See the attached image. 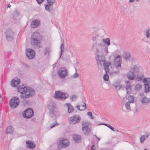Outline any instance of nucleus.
I'll return each instance as SVG.
<instances>
[{
    "label": "nucleus",
    "instance_id": "f257e3e1",
    "mask_svg": "<svg viewBox=\"0 0 150 150\" xmlns=\"http://www.w3.org/2000/svg\"><path fill=\"white\" fill-rule=\"evenodd\" d=\"M18 91L21 93V97L23 99L30 98L35 94V91L33 89L31 88H28L24 85L19 86Z\"/></svg>",
    "mask_w": 150,
    "mask_h": 150
},
{
    "label": "nucleus",
    "instance_id": "f03ea898",
    "mask_svg": "<svg viewBox=\"0 0 150 150\" xmlns=\"http://www.w3.org/2000/svg\"><path fill=\"white\" fill-rule=\"evenodd\" d=\"M96 58L97 64L100 66H102L103 64L106 73H108L109 71V66L111 64V63L105 61L104 57L103 56H100L98 54Z\"/></svg>",
    "mask_w": 150,
    "mask_h": 150
},
{
    "label": "nucleus",
    "instance_id": "7ed1b4c3",
    "mask_svg": "<svg viewBox=\"0 0 150 150\" xmlns=\"http://www.w3.org/2000/svg\"><path fill=\"white\" fill-rule=\"evenodd\" d=\"M42 39V35L40 33L37 32H34L31 38V44L34 46H40Z\"/></svg>",
    "mask_w": 150,
    "mask_h": 150
},
{
    "label": "nucleus",
    "instance_id": "20e7f679",
    "mask_svg": "<svg viewBox=\"0 0 150 150\" xmlns=\"http://www.w3.org/2000/svg\"><path fill=\"white\" fill-rule=\"evenodd\" d=\"M48 107L51 113V116L53 117L57 115V112L56 109L55 103L52 102H51Z\"/></svg>",
    "mask_w": 150,
    "mask_h": 150
},
{
    "label": "nucleus",
    "instance_id": "39448f33",
    "mask_svg": "<svg viewBox=\"0 0 150 150\" xmlns=\"http://www.w3.org/2000/svg\"><path fill=\"white\" fill-rule=\"evenodd\" d=\"M69 96L68 94L64 92L60 91H56L55 93L54 97L60 99H65Z\"/></svg>",
    "mask_w": 150,
    "mask_h": 150
},
{
    "label": "nucleus",
    "instance_id": "423d86ee",
    "mask_svg": "<svg viewBox=\"0 0 150 150\" xmlns=\"http://www.w3.org/2000/svg\"><path fill=\"white\" fill-rule=\"evenodd\" d=\"M19 103V99L17 97H13L10 100L9 104L11 107L14 108L18 106Z\"/></svg>",
    "mask_w": 150,
    "mask_h": 150
},
{
    "label": "nucleus",
    "instance_id": "0eeeda50",
    "mask_svg": "<svg viewBox=\"0 0 150 150\" xmlns=\"http://www.w3.org/2000/svg\"><path fill=\"white\" fill-rule=\"evenodd\" d=\"M58 74L61 78H64L68 75L67 70L65 68H61L58 70Z\"/></svg>",
    "mask_w": 150,
    "mask_h": 150
},
{
    "label": "nucleus",
    "instance_id": "6e6552de",
    "mask_svg": "<svg viewBox=\"0 0 150 150\" xmlns=\"http://www.w3.org/2000/svg\"><path fill=\"white\" fill-rule=\"evenodd\" d=\"M25 53L27 57L30 59L33 58L35 55V52L31 48L27 49L25 52Z\"/></svg>",
    "mask_w": 150,
    "mask_h": 150
},
{
    "label": "nucleus",
    "instance_id": "1a4fd4ad",
    "mask_svg": "<svg viewBox=\"0 0 150 150\" xmlns=\"http://www.w3.org/2000/svg\"><path fill=\"white\" fill-rule=\"evenodd\" d=\"M33 115V110L31 108H28L24 111L23 116L25 118H29L31 117Z\"/></svg>",
    "mask_w": 150,
    "mask_h": 150
},
{
    "label": "nucleus",
    "instance_id": "9d476101",
    "mask_svg": "<svg viewBox=\"0 0 150 150\" xmlns=\"http://www.w3.org/2000/svg\"><path fill=\"white\" fill-rule=\"evenodd\" d=\"M81 120L79 116L75 115L71 117L69 119V122L72 124H75L79 122Z\"/></svg>",
    "mask_w": 150,
    "mask_h": 150
},
{
    "label": "nucleus",
    "instance_id": "9b49d317",
    "mask_svg": "<svg viewBox=\"0 0 150 150\" xmlns=\"http://www.w3.org/2000/svg\"><path fill=\"white\" fill-rule=\"evenodd\" d=\"M5 34L8 40H10L13 39L14 33L11 29H7L5 32Z\"/></svg>",
    "mask_w": 150,
    "mask_h": 150
},
{
    "label": "nucleus",
    "instance_id": "f8f14e48",
    "mask_svg": "<svg viewBox=\"0 0 150 150\" xmlns=\"http://www.w3.org/2000/svg\"><path fill=\"white\" fill-rule=\"evenodd\" d=\"M120 59V56L117 55L114 59V65L116 68L120 67L121 66V62Z\"/></svg>",
    "mask_w": 150,
    "mask_h": 150
},
{
    "label": "nucleus",
    "instance_id": "ddd939ff",
    "mask_svg": "<svg viewBox=\"0 0 150 150\" xmlns=\"http://www.w3.org/2000/svg\"><path fill=\"white\" fill-rule=\"evenodd\" d=\"M20 82V79L17 78L16 77L11 81V85L12 86L16 87L19 84Z\"/></svg>",
    "mask_w": 150,
    "mask_h": 150
},
{
    "label": "nucleus",
    "instance_id": "4468645a",
    "mask_svg": "<svg viewBox=\"0 0 150 150\" xmlns=\"http://www.w3.org/2000/svg\"><path fill=\"white\" fill-rule=\"evenodd\" d=\"M40 21L38 19H36L33 20L30 24V26L32 28H36L40 26Z\"/></svg>",
    "mask_w": 150,
    "mask_h": 150
},
{
    "label": "nucleus",
    "instance_id": "2eb2a0df",
    "mask_svg": "<svg viewBox=\"0 0 150 150\" xmlns=\"http://www.w3.org/2000/svg\"><path fill=\"white\" fill-rule=\"evenodd\" d=\"M150 101V99L145 96L142 98L140 100V102L142 104L144 105H147Z\"/></svg>",
    "mask_w": 150,
    "mask_h": 150
},
{
    "label": "nucleus",
    "instance_id": "dca6fc26",
    "mask_svg": "<svg viewBox=\"0 0 150 150\" xmlns=\"http://www.w3.org/2000/svg\"><path fill=\"white\" fill-rule=\"evenodd\" d=\"M126 84V89L127 94L130 93L132 91V86L131 85L129 81H127L125 82Z\"/></svg>",
    "mask_w": 150,
    "mask_h": 150
},
{
    "label": "nucleus",
    "instance_id": "f3484780",
    "mask_svg": "<svg viewBox=\"0 0 150 150\" xmlns=\"http://www.w3.org/2000/svg\"><path fill=\"white\" fill-rule=\"evenodd\" d=\"M59 143L62 148H65L68 145L69 142L67 139H63L61 140L59 142Z\"/></svg>",
    "mask_w": 150,
    "mask_h": 150
},
{
    "label": "nucleus",
    "instance_id": "a211bd4d",
    "mask_svg": "<svg viewBox=\"0 0 150 150\" xmlns=\"http://www.w3.org/2000/svg\"><path fill=\"white\" fill-rule=\"evenodd\" d=\"M120 81H116L113 84V86L117 90H119L124 87L122 85H120Z\"/></svg>",
    "mask_w": 150,
    "mask_h": 150
},
{
    "label": "nucleus",
    "instance_id": "6ab92c4d",
    "mask_svg": "<svg viewBox=\"0 0 150 150\" xmlns=\"http://www.w3.org/2000/svg\"><path fill=\"white\" fill-rule=\"evenodd\" d=\"M127 76L128 79L133 80L135 79L136 75L132 71H130L127 74Z\"/></svg>",
    "mask_w": 150,
    "mask_h": 150
},
{
    "label": "nucleus",
    "instance_id": "aec40b11",
    "mask_svg": "<svg viewBox=\"0 0 150 150\" xmlns=\"http://www.w3.org/2000/svg\"><path fill=\"white\" fill-rule=\"evenodd\" d=\"M26 144L27 147L29 148H34L35 146V143H33L32 141L29 140L27 141Z\"/></svg>",
    "mask_w": 150,
    "mask_h": 150
},
{
    "label": "nucleus",
    "instance_id": "412c9836",
    "mask_svg": "<svg viewBox=\"0 0 150 150\" xmlns=\"http://www.w3.org/2000/svg\"><path fill=\"white\" fill-rule=\"evenodd\" d=\"M64 106L67 107L68 112L69 113H70L74 111V108L69 103L65 104Z\"/></svg>",
    "mask_w": 150,
    "mask_h": 150
},
{
    "label": "nucleus",
    "instance_id": "4be33fe9",
    "mask_svg": "<svg viewBox=\"0 0 150 150\" xmlns=\"http://www.w3.org/2000/svg\"><path fill=\"white\" fill-rule=\"evenodd\" d=\"M149 134L142 135L140 138V141L141 143H143L144 141L149 137Z\"/></svg>",
    "mask_w": 150,
    "mask_h": 150
},
{
    "label": "nucleus",
    "instance_id": "5701e85b",
    "mask_svg": "<svg viewBox=\"0 0 150 150\" xmlns=\"http://www.w3.org/2000/svg\"><path fill=\"white\" fill-rule=\"evenodd\" d=\"M92 50L95 51L96 53H98L99 52V50L98 49V47L97 46V44L94 43L93 45Z\"/></svg>",
    "mask_w": 150,
    "mask_h": 150
},
{
    "label": "nucleus",
    "instance_id": "b1692460",
    "mask_svg": "<svg viewBox=\"0 0 150 150\" xmlns=\"http://www.w3.org/2000/svg\"><path fill=\"white\" fill-rule=\"evenodd\" d=\"M82 129L83 132L85 135H87L90 133L91 129L88 127H82Z\"/></svg>",
    "mask_w": 150,
    "mask_h": 150
},
{
    "label": "nucleus",
    "instance_id": "393cba45",
    "mask_svg": "<svg viewBox=\"0 0 150 150\" xmlns=\"http://www.w3.org/2000/svg\"><path fill=\"white\" fill-rule=\"evenodd\" d=\"M73 138L76 142H80L81 141V137L79 135H73Z\"/></svg>",
    "mask_w": 150,
    "mask_h": 150
},
{
    "label": "nucleus",
    "instance_id": "a878e982",
    "mask_svg": "<svg viewBox=\"0 0 150 150\" xmlns=\"http://www.w3.org/2000/svg\"><path fill=\"white\" fill-rule=\"evenodd\" d=\"M79 110L82 111L85 110L86 108V104L83 103V105H78L76 107Z\"/></svg>",
    "mask_w": 150,
    "mask_h": 150
},
{
    "label": "nucleus",
    "instance_id": "bb28decb",
    "mask_svg": "<svg viewBox=\"0 0 150 150\" xmlns=\"http://www.w3.org/2000/svg\"><path fill=\"white\" fill-rule=\"evenodd\" d=\"M103 41L107 46H109L110 45V39L109 38L103 39Z\"/></svg>",
    "mask_w": 150,
    "mask_h": 150
},
{
    "label": "nucleus",
    "instance_id": "cd10ccee",
    "mask_svg": "<svg viewBox=\"0 0 150 150\" xmlns=\"http://www.w3.org/2000/svg\"><path fill=\"white\" fill-rule=\"evenodd\" d=\"M132 71L133 72L135 73L139 72L140 70V68L137 66H134L132 69Z\"/></svg>",
    "mask_w": 150,
    "mask_h": 150
},
{
    "label": "nucleus",
    "instance_id": "c85d7f7f",
    "mask_svg": "<svg viewBox=\"0 0 150 150\" xmlns=\"http://www.w3.org/2000/svg\"><path fill=\"white\" fill-rule=\"evenodd\" d=\"M123 56L124 58L126 59H129L130 57V54L129 52H125L124 53Z\"/></svg>",
    "mask_w": 150,
    "mask_h": 150
},
{
    "label": "nucleus",
    "instance_id": "c756f323",
    "mask_svg": "<svg viewBox=\"0 0 150 150\" xmlns=\"http://www.w3.org/2000/svg\"><path fill=\"white\" fill-rule=\"evenodd\" d=\"M14 129L11 126H8L6 129V132L7 133H12Z\"/></svg>",
    "mask_w": 150,
    "mask_h": 150
},
{
    "label": "nucleus",
    "instance_id": "7c9ffc66",
    "mask_svg": "<svg viewBox=\"0 0 150 150\" xmlns=\"http://www.w3.org/2000/svg\"><path fill=\"white\" fill-rule=\"evenodd\" d=\"M144 87V91L145 92L147 93L150 91V85L149 84H145Z\"/></svg>",
    "mask_w": 150,
    "mask_h": 150
},
{
    "label": "nucleus",
    "instance_id": "2f4dec72",
    "mask_svg": "<svg viewBox=\"0 0 150 150\" xmlns=\"http://www.w3.org/2000/svg\"><path fill=\"white\" fill-rule=\"evenodd\" d=\"M60 56L59 58L61 57V56L62 55L63 52L64 51V44L63 43H62L60 46Z\"/></svg>",
    "mask_w": 150,
    "mask_h": 150
},
{
    "label": "nucleus",
    "instance_id": "473e14b6",
    "mask_svg": "<svg viewBox=\"0 0 150 150\" xmlns=\"http://www.w3.org/2000/svg\"><path fill=\"white\" fill-rule=\"evenodd\" d=\"M142 85L140 83H138L135 87V89L136 91H139L141 89Z\"/></svg>",
    "mask_w": 150,
    "mask_h": 150
},
{
    "label": "nucleus",
    "instance_id": "72a5a7b5",
    "mask_svg": "<svg viewBox=\"0 0 150 150\" xmlns=\"http://www.w3.org/2000/svg\"><path fill=\"white\" fill-rule=\"evenodd\" d=\"M90 123L88 122L83 121L82 122V128L88 127Z\"/></svg>",
    "mask_w": 150,
    "mask_h": 150
},
{
    "label": "nucleus",
    "instance_id": "f704fd0d",
    "mask_svg": "<svg viewBox=\"0 0 150 150\" xmlns=\"http://www.w3.org/2000/svg\"><path fill=\"white\" fill-rule=\"evenodd\" d=\"M144 77V75L143 74L141 75L140 76L137 75L135 79V80L137 81H142Z\"/></svg>",
    "mask_w": 150,
    "mask_h": 150
},
{
    "label": "nucleus",
    "instance_id": "c9c22d12",
    "mask_svg": "<svg viewBox=\"0 0 150 150\" xmlns=\"http://www.w3.org/2000/svg\"><path fill=\"white\" fill-rule=\"evenodd\" d=\"M77 97L76 95H73L70 96V98L71 101H75L76 100Z\"/></svg>",
    "mask_w": 150,
    "mask_h": 150
},
{
    "label": "nucleus",
    "instance_id": "e433bc0d",
    "mask_svg": "<svg viewBox=\"0 0 150 150\" xmlns=\"http://www.w3.org/2000/svg\"><path fill=\"white\" fill-rule=\"evenodd\" d=\"M143 82L144 83H150V78H144L143 80Z\"/></svg>",
    "mask_w": 150,
    "mask_h": 150
},
{
    "label": "nucleus",
    "instance_id": "4c0bfd02",
    "mask_svg": "<svg viewBox=\"0 0 150 150\" xmlns=\"http://www.w3.org/2000/svg\"><path fill=\"white\" fill-rule=\"evenodd\" d=\"M128 100H129V102L132 103L134 100V98L133 96H130L128 98Z\"/></svg>",
    "mask_w": 150,
    "mask_h": 150
},
{
    "label": "nucleus",
    "instance_id": "58836bf2",
    "mask_svg": "<svg viewBox=\"0 0 150 150\" xmlns=\"http://www.w3.org/2000/svg\"><path fill=\"white\" fill-rule=\"evenodd\" d=\"M102 125L106 126L107 127H108L109 128H110V129H111L112 131H115V130L114 129V128L112 127V126H111L107 124H106V123H103V124H102Z\"/></svg>",
    "mask_w": 150,
    "mask_h": 150
},
{
    "label": "nucleus",
    "instance_id": "ea45409f",
    "mask_svg": "<svg viewBox=\"0 0 150 150\" xmlns=\"http://www.w3.org/2000/svg\"><path fill=\"white\" fill-rule=\"evenodd\" d=\"M150 29L149 28L148 30H146L145 32V35L146 36V37L147 38H149L150 36Z\"/></svg>",
    "mask_w": 150,
    "mask_h": 150
},
{
    "label": "nucleus",
    "instance_id": "a19ab883",
    "mask_svg": "<svg viewBox=\"0 0 150 150\" xmlns=\"http://www.w3.org/2000/svg\"><path fill=\"white\" fill-rule=\"evenodd\" d=\"M130 103L129 102H127L125 104V107L126 109L127 110H130Z\"/></svg>",
    "mask_w": 150,
    "mask_h": 150
},
{
    "label": "nucleus",
    "instance_id": "79ce46f5",
    "mask_svg": "<svg viewBox=\"0 0 150 150\" xmlns=\"http://www.w3.org/2000/svg\"><path fill=\"white\" fill-rule=\"evenodd\" d=\"M47 1L48 5L51 6L54 3L55 0H47Z\"/></svg>",
    "mask_w": 150,
    "mask_h": 150
},
{
    "label": "nucleus",
    "instance_id": "37998d69",
    "mask_svg": "<svg viewBox=\"0 0 150 150\" xmlns=\"http://www.w3.org/2000/svg\"><path fill=\"white\" fill-rule=\"evenodd\" d=\"M19 13L17 11H15L13 13V17L15 18V17L18 16L19 15Z\"/></svg>",
    "mask_w": 150,
    "mask_h": 150
},
{
    "label": "nucleus",
    "instance_id": "c03bdc74",
    "mask_svg": "<svg viewBox=\"0 0 150 150\" xmlns=\"http://www.w3.org/2000/svg\"><path fill=\"white\" fill-rule=\"evenodd\" d=\"M109 78V76L107 73L105 74L103 76V79L105 81H108Z\"/></svg>",
    "mask_w": 150,
    "mask_h": 150
},
{
    "label": "nucleus",
    "instance_id": "a18cd8bd",
    "mask_svg": "<svg viewBox=\"0 0 150 150\" xmlns=\"http://www.w3.org/2000/svg\"><path fill=\"white\" fill-rule=\"evenodd\" d=\"M87 114L90 117V118L92 119H93L94 118V117L92 115V113L91 112H88L87 113Z\"/></svg>",
    "mask_w": 150,
    "mask_h": 150
},
{
    "label": "nucleus",
    "instance_id": "49530a36",
    "mask_svg": "<svg viewBox=\"0 0 150 150\" xmlns=\"http://www.w3.org/2000/svg\"><path fill=\"white\" fill-rule=\"evenodd\" d=\"M97 45L98 48H100L103 46V43L102 42L98 43Z\"/></svg>",
    "mask_w": 150,
    "mask_h": 150
},
{
    "label": "nucleus",
    "instance_id": "de8ad7c7",
    "mask_svg": "<svg viewBox=\"0 0 150 150\" xmlns=\"http://www.w3.org/2000/svg\"><path fill=\"white\" fill-rule=\"evenodd\" d=\"M45 8L46 10L48 11H50V8H49V6H48V5L46 4L45 5Z\"/></svg>",
    "mask_w": 150,
    "mask_h": 150
},
{
    "label": "nucleus",
    "instance_id": "09e8293b",
    "mask_svg": "<svg viewBox=\"0 0 150 150\" xmlns=\"http://www.w3.org/2000/svg\"><path fill=\"white\" fill-rule=\"evenodd\" d=\"M104 51L105 52L106 54H107L108 53V47L107 46H106L104 48Z\"/></svg>",
    "mask_w": 150,
    "mask_h": 150
},
{
    "label": "nucleus",
    "instance_id": "8fccbe9b",
    "mask_svg": "<svg viewBox=\"0 0 150 150\" xmlns=\"http://www.w3.org/2000/svg\"><path fill=\"white\" fill-rule=\"evenodd\" d=\"M73 77L74 78H76L78 77V74L76 72L73 75Z\"/></svg>",
    "mask_w": 150,
    "mask_h": 150
},
{
    "label": "nucleus",
    "instance_id": "3c124183",
    "mask_svg": "<svg viewBox=\"0 0 150 150\" xmlns=\"http://www.w3.org/2000/svg\"><path fill=\"white\" fill-rule=\"evenodd\" d=\"M36 1L38 3L40 4L43 2L44 0H36Z\"/></svg>",
    "mask_w": 150,
    "mask_h": 150
},
{
    "label": "nucleus",
    "instance_id": "603ef678",
    "mask_svg": "<svg viewBox=\"0 0 150 150\" xmlns=\"http://www.w3.org/2000/svg\"><path fill=\"white\" fill-rule=\"evenodd\" d=\"M49 49H46L45 50V53H44L45 54H47V53H49Z\"/></svg>",
    "mask_w": 150,
    "mask_h": 150
},
{
    "label": "nucleus",
    "instance_id": "864d4df0",
    "mask_svg": "<svg viewBox=\"0 0 150 150\" xmlns=\"http://www.w3.org/2000/svg\"><path fill=\"white\" fill-rule=\"evenodd\" d=\"M57 124V123H56V124H54L53 125H51L50 126V128H52L53 127H54Z\"/></svg>",
    "mask_w": 150,
    "mask_h": 150
},
{
    "label": "nucleus",
    "instance_id": "5fc2aeb1",
    "mask_svg": "<svg viewBox=\"0 0 150 150\" xmlns=\"http://www.w3.org/2000/svg\"><path fill=\"white\" fill-rule=\"evenodd\" d=\"M96 39V36H93L92 38V40L93 41H95Z\"/></svg>",
    "mask_w": 150,
    "mask_h": 150
},
{
    "label": "nucleus",
    "instance_id": "6e6d98bb",
    "mask_svg": "<svg viewBox=\"0 0 150 150\" xmlns=\"http://www.w3.org/2000/svg\"><path fill=\"white\" fill-rule=\"evenodd\" d=\"M95 136L96 137V138L97 139L98 142L100 141V138L98 137L96 135H95Z\"/></svg>",
    "mask_w": 150,
    "mask_h": 150
},
{
    "label": "nucleus",
    "instance_id": "4d7b16f0",
    "mask_svg": "<svg viewBox=\"0 0 150 150\" xmlns=\"http://www.w3.org/2000/svg\"><path fill=\"white\" fill-rule=\"evenodd\" d=\"M94 145H93L91 147V150H95L94 149L93 147Z\"/></svg>",
    "mask_w": 150,
    "mask_h": 150
},
{
    "label": "nucleus",
    "instance_id": "13d9d810",
    "mask_svg": "<svg viewBox=\"0 0 150 150\" xmlns=\"http://www.w3.org/2000/svg\"><path fill=\"white\" fill-rule=\"evenodd\" d=\"M139 95L140 96H144V93H140Z\"/></svg>",
    "mask_w": 150,
    "mask_h": 150
},
{
    "label": "nucleus",
    "instance_id": "bf43d9fd",
    "mask_svg": "<svg viewBox=\"0 0 150 150\" xmlns=\"http://www.w3.org/2000/svg\"><path fill=\"white\" fill-rule=\"evenodd\" d=\"M11 6V5L10 4H8L7 6V8H10Z\"/></svg>",
    "mask_w": 150,
    "mask_h": 150
},
{
    "label": "nucleus",
    "instance_id": "052dcab7",
    "mask_svg": "<svg viewBox=\"0 0 150 150\" xmlns=\"http://www.w3.org/2000/svg\"><path fill=\"white\" fill-rule=\"evenodd\" d=\"M134 0H129V1L130 2H132L134 1Z\"/></svg>",
    "mask_w": 150,
    "mask_h": 150
},
{
    "label": "nucleus",
    "instance_id": "680f3d73",
    "mask_svg": "<svg viewBox=\"0 0 150 150\" xmlns=\"http://www.w3.org/2000/svg\"><path fill=\"white\" fill-rule=\"evenodd\" d=\"M125 99H126V98H124L123 99V101L124 102L125 100Z\"/></svg>",
    "mask_w": 150,
    "mask_h": 150
},
{
    "label": "nucleus",
    "instance_id": "e2e57ef3",
    "mask_svg": "<svg viewBox=\"0 0 150 150\" xmlns=\"http://www.w3.org/2000/svg\"><path fill=\"white\" fill-rule=\"evenodd\" d=\"M144 150H149L145 148V149H144Z\"/></svg>",
    "mask_w": 150,
    "mask_h": 150
},
{
    "label": "nucleus",
    "instance_id": "0e129e2a",
    "mask_svg": "<svg viewBox=\"0 0 150 150\" xmlns=\"http://www.w3.org/2000/svg\"><path fill=\"white\" fill-rule=\"evenodd\" d=\"M136 1L137 2H138L139 1V0H136Z\"/></svg>",
    "mask_w": 150,
    "mask_h": 150
}]
</instances>
